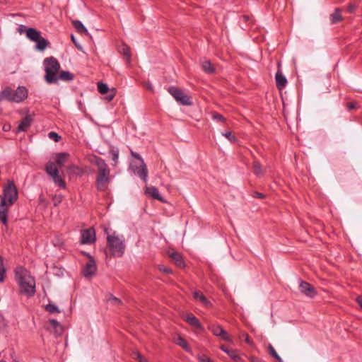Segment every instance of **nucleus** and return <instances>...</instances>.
Masks as SVG:
<instances>
[{
	"instance_id": "f257e3e1",
	"label": "nucleus",
	"mask_w": 362,
	"mask_h": 362,
	"mask_svg": "<svg viewBox=\"0 0 362 362\" xmlns=\"http://www.w3.org/2000/svg\"><path fill=\"white\" fill-rule=\"evenodd\" d=\"M18 190L13 181L8 180L4 185L3 195H0V221L4 225L7 224L9 208L18 199Z\"/></svg>"
},
{
	"instance_id": "f03ea898",
	"label": "nucleus",
	"mask_w": 362,
	"mask_h": 362,
	"mask_svg": "<svg viewBox=\"0 0 362 362\" xmlns=\"http://www.w3.org/2000/svg\"><path fill=\"white\" fill-rule=\"evenodd\" d=\"M15 279L19 286L21 293L28 296L35 294V281L26 269L18 267L15 269Z\"/></svg>"
},
{
	"instance_id": "7ed1b4c3",
	"label": "nucleus",
	"mask_w": 362,
	"mask_h": 362,
	"mask_svg": "<svg viewBox=\"0 0 362 362\" xmlns=\"http://www.w3.org/2000/svg\"><path fill=\"white\" fill-rule=\"evenodd\" d=\"M93 162L98 170L95 180L96 188L99 191H104L110 181V169L105 161L100 157L95 156Z\"/></svg>"
},
{
	"instance_id": "20e7f679",
	"label": "nucleus",
	"mask_w": 362,
	"mask_h": 362,
	"mask_svg": "<svg viewBox=\"0 0 362 362\" xmlns=\"http://www.w3.org/2000/svg\"><path fill=\"white\" fill-rule=\"evenodd\" d=\"M28 90L25 86H18L16 90L6 87L0 92V101L6 100L17 103L23 102L27 98Z\"/></svg>"
},
{
	"instance_id": "39448f33",
	"label": "nucleus",
	"mask_w": 362,
	"mask_h": 362,
	"mask_svg": "<svg viewBox=\"0 0 362 362\" xmlns=\"http://www.w3.org/2000/svg\"><path fill=\"white\" fill-rule=\"evenodd\" d=\"M45 75V80L49 84L57 83V76L60 69L59 62L53 57H47L43 62Z\"/></svg>"
},
{
	"instance_id": "423d86ee",
	"label": "nucleus",
	"mask_w": 362,
	"mask_h": 362,
	"mask_svg": "<svg viewBox=\"0 0 362 362\" xmlns=\"http://www.w3.org/2000/svg\"><path fill=\"white\" fill-rule=\"evenodd\" d=\"M107 246L112 255L115 257H121L125 250L124 238L115 232L112 234H107Z\"/></svg>"
},
{
	"instance_id": "0eeeda50",
	"label": "nucleus",
	"mask_w": 362,
	"mask_h": 362,
	"mask_svg": "<svg viewBox=\"0 0 362 362\" xmlns=\"http://www.w3.org/2000/svg\"><path fill=\"white\" fill-rule=\"evenodd\" d=\"M168 92L180 104L182 105H191L192 104V102L188 95L180 88L175 86H170L168 88Z\"/></svg>"
},
{
	"instance_id": "6e6552de",
	"label": "nucleus",
	"mask_w": 362,
	"mask_h": 362,
	"mask_svg": "<svg viewBox=\"0 0 362 362\" xmlns=\"http://www.w3.org/2000/svg\"><path fill=\"white\" fill-rule=\"evenodd\" d=\"M208 329L211 333L221 339L230 342L232 341L230 336L223 329V328L218 324L212 323L208 326Z\"/></svg>"
},
{
	"instance_id": "1a4fd4ad",
	"label": "nucleus",
	"mask_w": 362,
	"mask_h": 362,
	"mask_svg": "<svg viewBox=\"0 0 362 362\" xmlns=\"http://www.w3.org/2000/svg\"><path fill=\"white\" fill-rule=\"evenodd\" d=\"M96 240L95 231L93 228L82 230L81 231V244L90 245Z\"/></svg>"
},
{
	"instance_id": "9d476101",
	"label": "nucleus",
	"mask_w": 362,
	"mask_h": 362,
	"mask_svg": "<svg viewBox=\"0 0 362 362\" xmlns=\"http://www.w3.org/2000/svg\"><path fill=\"white\" fill-rule=\"evenodd\" d=\"M300 291L308 298H313L317 295L314 286L306 281H301L299 285Z\"/></svg>"
},
{
	"instance_id": "9b49d317",
	"label": "nucleus",
	"mask_w": 362,
	"mask_h": 362,
	"mask_svg": "<svg viewBox=\"0 0 362 362\" xmlns=\"http://www.w3.org/2000/svg\"><path fill=\"white\" fill-rule=\"evenodd\" d=\"M96 270L95 261L92 257H90L89 260L83 268V274L85 277H90L95 275Z\"/></svg>"
},
{
	"instance_id": "f8f14e48",
	"label": "nucleus",
	"mask_w": 362,
	"mask_h": 362,
	"mask_svg": "<svg viewBox=\"0 0 362 362\" xmlns=\"http://www.w3.org/2000/svg\"><path fill=\"white\" fill-rule=\"evenodd\" d=\"M134 173L136 175H138L144 182H146L148 180V170L146 168V165L144 162L141 163L139 166H136L134 169Z\"/></svg>"
},
{
	"instance_id": "ddd939ff",
	"label": "nucleus",
	"mask_w": 362,
	"mask_h": 362,
	"mask_svg": "<svg viewBox=\"0 0 362 362\" xmlns=\"http://www.w3.org/2000/svg\"><path fill=\"white\" fill-rule=\"evenodd\" d=\"M33 117L31 115H26L23 119L21 121L18 128L17 132H25L28 129L30 126L33 122Z\"/></svg>"
},
{
	"instance_id": "4468645a",
	"label": "nucleus",
	"mask_w": 362,
	"mask_h": 362,
	"mask_svg": "<svg viewBox=\"0 0 362 362\" xmlns=\"http://www.w3.org/2000/svg\"><path fill=\"white\" fill-rule=\"evenodd\" d=\"M276 85L278 89L282 90L287 84V79L284 76L281 70H278L275 76Z\"/></svg>"
},
{
	"instance_id": "2eb2a0df",
	"label": "nucleus",
	"mask_w": 362,
	"mask_h": 362,
	"mask_svg": "<svg viewBox=\"0 0 362 362\" xmlns=\"http://www.w3.org/2000/svg\"><path fill=\"white\" fill-rule=\"evenodd\" d=\"M185 320L191 326H192L198 329H200V330L203 329V327H202L201 322H199V319L197 317H196L193 314H192V313L187 314L186 315Z\"/></svg>"
},
{
	"instance_id": "dca6fc26",
	"label": "nucleus",
	"mask_w": 362,
	"mask_h": 362,
	"mask_svg": "<svg viewBox=\"0 0 362 362\" xmlns=\"http://www.w3.org/2000/svg\"><path fill=\"white\" fill-rule=\"evenodd\" d=\"M0 362H18L16 358L15 352L13 349H8L2 353V358Z\"/></svg>"
},
{
	"instance_id": "f3484780",
	"label": "nucleus",
	"mask_w": 362,
	"mask_h": 362,
	"mask_svg": "<svg viewBox=\"0 0 362 362\" xmlns=\"http://www.w3.org/2000/svg\"><path fill=\"white\" fill-rule=\"evenodd\" d=\"M145 193L150 197H151L154 199H157L161 202H163V198L160 195L158 189L153 186L146 187L145 189Z\"/></svg>"
},
{
	"instance_id": "a211bd4d",
	"label": "nucleus",
	"mask_w": 362,
	"mask_h": 362,
	"mask_svg": "<svg viewBox=\"0 0 362 362\" xmlns=\"http://www.w3.org/2000/svg\"><path fill=\"white\" fill-rule=\"evenodd\" d=\"M26 36L30 40L36 42L41 37V34L36 29L30 28L26 30Z\"/></svg>"
},
{
	"instance_id": "6ab92c4d",
	"label": "nucleus",
	"mask_w": 362,
	"mask_h": 362,
	"mask_svg": "<svg viewBox=\"0 0 362 362\" xmlns=\"http://www.w3.org/2000/svg\"><path fill=\"white\" fill-rule=\"evenodd\" d=\"M46 173L50 176L52 177L59 173V170L55 166V163L52 161H49L45 165Z\"/></svg>"
},
{
	"instance_id": "aec40b11",
	"label": "nucleus",
	"mask_w": 362,
	"mask_h": 362,
	"mask_svg": "<svg viewBox=\"0 0 362 362\" xmlns=\"http://www.w3.org/2000/svg\"><path fill=\"white\" fill-rule=\"evenodd\" d=\"M330 22L332 24L337 23L342 21V16L341 15V10L339 8H335L334 13L330 14L329 16Z\"/></svg>"
},
{
	"instance_id": "412c9836",
	"label": "nucleus",
	"mask_w": 362,
	"mask_h": 362,
	"mask_svg": "<svg viewBox=\"0 0 362 362\" xmlns=\"http://www.w3.org/2000/svg\"><path fill=\"white\" fill-rule=\"evenodd\" d=\"M193 297L199 300L203 305L208 307L211 305L210 301L204 296V294L200 291H194L193 293Z\"/></svg>"
},
{
	"instance_id": "4be33fe9",
	"label": "nucleus",
	"mask_w": 362,
	"mask_h": 362,
	"mask_svg": "<svg viewBox=\"0 0 362 362\" xmlns=\"http://www.w3.org/2000/svg\"><path fill=\"white\" fill-rule=\"evenodd\" d=\"M170 257L177 267H183L185 266V262L182 259V257L180 253L175 252H172L170 255Z\"/></svg>"
},
{
	"instance_id": "5701e85b",
	"label": "nucleus",
	"mask_w": 362,
	"mask_h": 362,
	"mask_svg": "<svg viewBox=\"0 0 362 362\" xmlns=\"http://www.w3.org/2000/svg\"><path fill=\"white\" fill-rule=\"evenodd\" d=\"M72 24L76 29V30L80 34H86L88 33L87 29L83 25V24L78 20H75L72 21Z\"/></svg>"
},
{
	"instance_id": "b1692460",
	"label": "nucleus",
	"mask_w": 362,
	"mask_h": 362,
	"mask_svg": "<svg viewBox=\"0 0 362 362\" xmlns=\"http://www.w3.org/2000/svg\"><path fill=\"white\" fill-rule=\"evenodd\" d=\"M57 81L59 80L70 81L74 78V75L67 71H62L57 76Z\"/></svg>"
},
{
	"instance_id": "393cba45",
	"label": "nucleus",
	"mask_w": 362,
	"mask_h": 362,
	"mask_svg": "<svg viewBox=\"0 0 362 362\" xmlns=\"http://www.w3.org/2000/svg\"><path fill=\"white\" fill-rule=\"evenodd\" d=\"M110 156L112 160V165H116L118 163L119 159V150L117 148L112 147L109 151Z\"/></svg>"
},
{
	"instance_id": "a878e982",
	"label": "nucleus",
	"mask_w": 362,
	"mask_h": 362,
	"mask_svg": "<svg viewBox=\"0 0 362 362\" xmlns=\"http://www.w3.org/2000/svg\"><path fill=\"white\" fill-rule=\"evenodd\" d=\"M253 173L257 176H261L264 174L262 165L257 160H254L252 163Z\"/></svg>"
},
{
	"instance_id": "bb28decb",
	"label": "nucleus",
	"mask_w": 362,
	"mask_h": 362,
	"mask_svg": "<svg viewBox=\"0 0 362 362\" xmlns=\"http://www.w3.org/2000/svg\"><path fill=\"white\" fill-rule=\"evenodd\" d=\"M69 156V154L66 153H59L56 154L55 156V163L59 165V166H62L64 164V163L66 160L67 157Z\"/></svg>"
},
{
	"instance_id": "cd10ccee",
	"label": "nucleus",
	"mask_w": 362,
	"mask_h": 362,
	"mask_svg": "<svg viewBox=\"0 0 362 362\" xmlns=\"http://www.w3.org/2000/svg\"><path fill=\"white\" fill-rule=\"evenodd\" d=\"M202 68L204 71L209 74H211L215 71V69L210 61L203 62L202 64Z\"/></svg>"
},
{
	"instance_id": "c85d7f7f",
	"label": "nucleus",
	"mask_w": 362,
	"mask_h": 362,
	"mask_svg": "<svg viewBox=\"0 0 362 362\" xmlns=\"http://www.w3.org/2000/svg\"><path fill=\"white\" fill-rule=\"evenodd\" d=\"M35 42L37 43L36 48L41 51L45 50L48 44L47 40L42 36Z\"/></svg>"
},
{
	"instance_id": "c756f323",
	"label": "nucleus",
	"mask_w": 362,
	"mask_h": 362,
	"mask_svg": "<svg viewBox=\"0 0 362 362\" xmlns=\"http://www.w3.org/2000/svg\"><path fill=\"white\" fill-rule=\"evenodd\" d=\"M221 350H223L225 353L228 354V356L234 359L235 361H238L240 359L239 355L236 353L235 350H229L225 346H221Z\"/></svg>"
},
{
	"instance_id": "7c9ffc66",
	"label": "nucleus",
	"mask_w": 362,
	"mask_h": 362,
	"mask_svg": "<svg viewBox=\"0 0 362 362\" xmlns=\"http://www.w3.org/2000/svg\"><path fill=\"white\" fill-rule=\"evenodd\" d=\"M52 177L56 185L63 189L66 187V183L62 177L59 175V173L52 176Z\"/></svg>"
},
{
	"instance_id": "2f4dec72",
	"label": "nucleus",
	"mask_w": 362,
	"mask_h": 362,
	"mask_svg": "<svg viewBox=\"0 0 362 362\" xmlns=\"http://www.w3.org/2000/svg\"><path fill=\"white\" fill-rule=\"evenodd\" d=\"M98 89L101 94L107 93L109 91L108 86L103 82L98 83Z\"/></svg>"
},
{
	"instance_id": "473e14b6",
	"label": "nucleus",
	"mask_w": 362,
	"mask_h": 362,
	"mask_svg": "<svg viewBox=\"0 0 362 362\" xmlns=\"http://www.w3.org/2000/svg\"><path fill=\"white\" fill-rule=\"evenodd\" d=\"M268 349H269V354L274 357L276 360H277L279 362H282V359L279 356V354L276 353V350L274 349V348L271 345L269 344V346H268Z\"/></svg>"
},
{
	"instance_id": "72a5a7b5",
	"label": "nucleus",
	"mask_w": 362,
	"mask_h": 362,
	"mask_svg": "<svg viewBox=\"0 0 362 362\" xmlns=\"http://www.w3.org/2000/svg\"><path fill=\"white\" fill-rule=\"evenodd\" d=\"M221 134L231 143L234 144L238 141L237 137L235 136H234L233 134H232V133L230 132H222Z\"/></svg>"
},
{
	"instance_id": "f704fd0d",
	"label": "nucleus",
	"mask_w": 362,
	"mask_h": 362,
	"mask_svg": "<svg viewBox=\"0 0 362 362\" xmlns=\"http://www.w3.org/2000/svg\"><path fill=\"white\" fill-rule=\"evenodd\" d=\"M176 343H177V344L180 346L182 348H183L185 350L189 351V348L188 344L186 341V340L184 339L182 337H179L177 339Z\"/></svg>"
},
{
	"instance_id": "c9c22d12",
	"label": "nucleus",
	"mask_w": 362,
	"mask_h": 362,
	"mask_svg": "<svg viewBox=\"0 0 362 362\" xmlns=\"http://www.w3.org/2000/svg\"><path fill=\"white\" fill-rule=\"evenodd\" d=\"M45 308L49 313H59L58 307L52 303L47 304Z\"/></svg>"
},
{
	"instance_id": "e433bc0d",
	"label": "nucleus",
	"mask_w": 362,
	"mask_h": 362,
	"mask_svg": "<svg viewBox=\"0 0 362 362\" xmlns=\"http://www.w3.org/2000/svg\"><path fill=\"white\" fill-rule=\"evenodd\" d=\"M120 52L123 54V55L126 57L127 60H129L131 57L130 49L127 46H124Z\"/></svg>"
},
{
	"instance_id": "4c0bfd02",
	"label": "nucleus",
	"mask_w": 362,
	"mask_h": 362,
	"mask_svg": "<svg viewBox=\"0 0 362 362\" xmlns=\"http://www.w3.org/2000/svg\"><path fill=\"white\" fill-rule=\"evenodd\" d=\"M5 273H6V269L3 264L2 258L0 256V282L4 281Z\"/></svg>"
},
{
	"instance_id": "58836bf2",
	"label": "nucleus",
	"mask_w": 362,
	"mask_h": 362,
	"mask_svg": "<svg viewBox=\"0 0 362 362\" xmlns=\"http://www.w3.org/2000/svg\"><path fill=\"white\" fill-rule=\"evenodd\" d=\"M49 324L52 328L58 327L59 332H63L62 326L56 320H49Z\"/></svg>"
},
{
	"instance_id": "ea45409f",
	"label": "nucleus",
	"mask_w": 362,
	"mask_h": 362,
	"mask_svg": "<svg viewBox=\"0 0 362 362\" xmlns=\"http://www.w3.org/2000/svg\"><path fill=\"white\" fill-rule=\"evenodd\" d=\"M133 357L134 359L137 360L139 362H148V360L144 358L140 353L134 352L133 354Z\"/></svg>"
},
{
	"instance_id": "a19ab883",
	"label": "nucleus",
	"mask_w": 362,
	"mask_h": 362,
	"mask_svg": "<svg viewBox=\"0 0 362 362\" xmlns=\"http://www.w3.org/2000/svg\"><path fill=\"white\" fill-rule=\"evenodd\" d=\"M49 138L57 142L60 140L61 136L54 132H50L48 134Z\"/></svg>"
},
{
	"instance_id": "79ce46f5",
	"label": "nucleus",
	"mask_w": 362,
	"mask_h": 362,
	"mask_svg": "<svg viewBox=\"0 0 362 362\" xmlns=\"http://www.w3.org/2000/svg\"><path fill=\"white\" fill-rule=\"evenodd\" d=\"M71 41L75 45V46L77 47V49L79 50H82L83 47H82L81 45L76 40V39L74 35H71Z\"/></svg>"
},
{
	"instance_id": "37998d69",
	"label": "nucleus",
	"mask_w": 362,
	"mask_h": 362,
	"mask_svg": "<svg viewBox=\"0 0 362 362\" xmlns=\"http://www.w3.org/2000/svg\"><path fill=\"white\" fill-rule=\"evenodd\" d=\"M159 270L162 272H164V273H167V274H170L172 273V269L165 267V266H163V265H160L159 267H158Z\"/></svg>"
},
{
	"instance_id": "c03bdc74",
	"label": "nucleus",
	"mask_w": 362,
	"mask_h": 362,
	"mask_svg": "<svg viewBox=\"0 0 362 362\" xmlns=\"http://www.w3.org/2000/svg\"><path fill=\"white\" fill-rule=\"evenodd\" d=\"M213 119H215V120H217L218 122H223L224 121V117L221 114H218V113H215L213 115Z\"/></svg>"
},
{
	"instance_id": "a18cd8bd",
	"label": "nucleus",
	"mask_w": 362,
	"mask_h": 362,
	"mask_svg": "<svg viewBox=\"0 0 362 362\" xmlns=\"http://www.w3.org/2000/svg\"><path fill=\"white\" fill-rule=\"evenodd\" d=\"M356 8V6L354 4H349L346 10L349 13H352L355 11Z\"/></svg>"
},
{
	"instance_id": "49530a36",
	"label": "nucleus",
	"mask_w": 362,
	"mask_h": 362,
	"mask_svg": "<svg viewBox=\"0 0 362 362\" xmlns=\"http://www.w3.org/2000/svg\"><path fill=\"white\" fill-rule=\"evenodd\" d=\"M199 362H213L212 361L210 360L209 358H208L207 356H200L199 358Z\"/></svg>"
},
{
	"instance_id": "de8ad7c7",
	"label": "nucleus",
	"mask_w": 362,
	"mask_h": 362,
	"mask_svg": "<svg viewBox=\"0 0 362 362\" xmlns=\"http://www.w3.org/2000/svg\"><path fill=\"white\" fill-rule=\"evenodd\" d=\"M132 155L134 158H137L138 160H139L141 161V163H143V162H144L143 158L141 157V156H140L139 153H134V152L132 151Z\"/></svg>"
},
{
	"instance_id": "09e8293b",
	"label": "nucleus",
	"mask_w": 362,
	"mask_h": 362,
	"mask_svg": "<svg viewBox=\"0 0 362 362\" xmlns=\"http://www.w3.org/2000/svg\"><path fill=\"white\" fill-rule=\"evenodd\" d=\"M114 97H115V93H113V90H112L110 93H109V94L107 95V97H106V98H107V100L108 101H111V100L114 98Z\"/></svg>"
},
{
	"instance_id": "8fccbe9b",
	"label": "nucleus",
	"mask_w": 362,
	"mask_h": 362,
	"mask_svg": "<svg viewBox=\"0 0 362 362\" xmlns=\"http://www.w3.org/2000/svg\"><path fill=\"white\" fill-rule=\"evenodd\" d=\"M243 337H245V341L247 344H250L251 343V341L249 338V336L247 333H243Z\"/></svg>"
},
{
	"instance_id": "3c124183",
	"label": "nucleus",
	"mask_w": 362,
	"mask_h": 362,
	"mask_svg": "<svg viewBox=\"0 0 362 362\" xmlns=\"http://www.w3.org/2000/svg\"><path fill=\"white\" fill-rule=\"evenodd\" d=\"M357 303L362 308V296H359L356 298Z\"/></svg>"
},
{
	"instance_id": "603ef678",
	"label": "nucleus",
	"mask_w": 362,
	"mask_h": 362,
	"mask_svg": "<svg viewBox=\"0 0 362 362\" xmlns=\"http://www.w3.org/2000/svg\"><path fill=\"white\" fill-rule=\"evenodd\" d=\"M26 30H27L26 27H25V26H24V25H21L18 28V31H19L21 33H23V32H25V31L26 32Z\"/></svg>"
},
{
	"instance_id": "864d4df0",
	"label": "nucleus",
	"mask_w": 362,
	"mask_h": 362,
	"mask_svg": "<svg viewBox=\"0 0 362 362\" xmlns=\"http://www.w3.org/2000/svg\"><path fill=\"white\" fill-rule=\"evenodd\" d=\"M256 198H264V195L260 192H256L254 195Z\"/></svg>"
},
{
	"instance_id": "5fc2aeb1",
	"label": "nucleus",
	"mask_w": 362,
	"mask_h": 362,
	"mask_svg": "<svg viewBox=\"0 0 362 362\" xmlns=\"http://www.w3.org/2000/svg\"><path fill=\"white\" fill-rule=\"evenodd\" d=\"M110 300H111L112 302H114L115 303H118V304H119V303H121V300H120L119 298H115V297H112V298H111V299H110Z\"/></svg>"
},
{
	"instance_id": "6e6d98bb",
	"label": "nucleus",
	"mask_w": 362,
	"mask_h": 362,
	"mask_svg": "<svg viewBox=\"0 0 362 362\" xmlns=\"http://www.w3.org/2000/svg\"><path fill=\"white\" fill-rule=\"evenodd\" d=\"M356 103H349V105H348V107H349V109H350V110L355 109V108H356Z\"/></svg>"
},
{
	"instance_id": "4d7b16f0",
	"label": "nucleus",
	"mask_w": 362,
	"mask_h": 362,
	"mask_svg": "<svg viewBox=\"0 0 362 362\" xmlns=\"http://www.w3.org/2000/svg\"><path fill=\"white\" fill-rule=\"evenodd\" d=\"M250 360L251 362H259V359L257 357H252Z\"/></svg>"
},
{
	"instance_id": "13d9d810",
	"label": "nucleus",
	"mask_w": 362,
	"mask_h": 362,
	"mask_svg": "<svg viewBox=\"0 0 362 362\" xmlns=\"http://www.w3.org/2000/svg\"><path fill=\"white\" fill-rule=\"evenodd\" d=\"M54 329V332L57 334L59 335L62 333V332H59V328L58 327H54L53 328Z\"/></svg>"
},
{
	"instance_id": "bf43d9fd",
	"label": "nucleus",
	"mask_w": 362,
	"mask_h": 362,
	"mask_svg": "<svg viewBox=\"0 0 362 362\" xmlns=\"http://www.w3.org/2000/svg\"><path fill=\"white\" fill-rule=\"evenodd\" d=\"M146 88L147 89H148V90H153V86H152V85H151V84H150V83H148V84L146 86Z\"/></svg>"
},
{
	"instance_id": "052dcab7",
	"label": "nucleus",
	"mask_w": 362,
	"mask_h": 362,
	"mask_svg": "<svg viewBox=\"0 0 362 362\" xmlns=\"http://www.w3.org/2000/svg\"><path fill=\"white\" fill-rule=\"evenodd\" d=\"M244 18L245 19V21H248L249 17H247V16H244Z\"/></svg>"
}]
</instances>
